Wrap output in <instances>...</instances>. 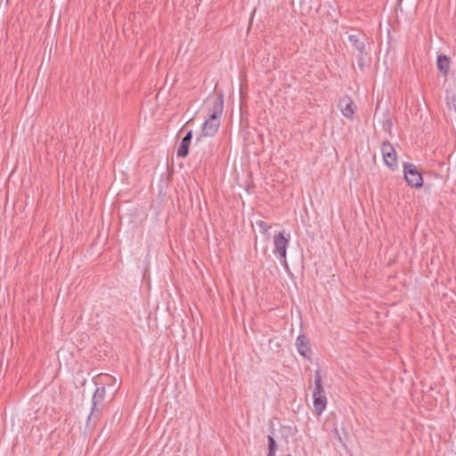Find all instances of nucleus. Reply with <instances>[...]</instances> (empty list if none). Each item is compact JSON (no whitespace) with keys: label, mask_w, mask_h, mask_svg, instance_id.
<instances>
[{"label":"nucleus","mask_w":456,"mask_h":456,"mask_svg":"<svg viewBox=\"0 0 456 456\" xmlns=\"http://www.w3.org/2000/svg\"><path fill=\"white\" fill-rule=\"evenodd\" d=\"M404 179L407 184L412 188H420L423 184V179L417 167L412 163L403 165Z\"/></svg>","instance_id":"obj_4"},{"label":"nucleus","mask_w":456,"mask_h":456,"mask_svg":"<svg viewBox=\"0 0 456 456\" xmlns=\"http://www.w3.org/2000/svg\"><path fill=\"white\" fill-rule=\"evenodd\" d=\"M256 224L264 233L266 232L270 228V226L263 220L256 221Z\"/></svg>","instance_id":"obj_14"},{"label":"nucleus","mask_w":456,"mask_h":456,"mask_svg":"<svg viewBox=\"0 0 456 456\" xmlns=\"http://www.w3.org/2000/svg\"><path fill=\"white\" fill-rule=\"evenodd\" d=\"M314 407L316 415H321L327 406V396L322 381L320 370L314 372V389L313 391Z\"/></svg>","instance_id":"obj_2"},{"label":"nucleus","mask_w":456,"mask_h":456,"mask_svg":"<svg viewBox=\"0 0 456 456\" xmlns=\"http://www.w3.org/2000/svg\"><path fill=\"white\" fill-rule=\"evenodd\" d=\"M267 441H268L267 456H275V452L277 450V444H276L274 437L273 436H268Z\"/></svg>","instance_id":"obj_13"},{"label":"nucleus","mask_w":456,"mask_h":456,"mask_svg":"<svg viewBox=\"0 0 456 456\" xmlns=\"http://www.w3.org/2000/svg\"><path fill=\"white\" fill-rule=\"evenodd\" d=\"M287 456H291V455H287Z\"/></svg>","instance_id":"obj_16"},{"label":"nucleus","mask_w":456,"mask_h":456,"mask_svg":"<svg viewBox=\"0 0 456 456\" xmlns=\"http://www.w3.org/2000/svg\"><path fill=\"white\" fill-rule=\"evenodd\" d=\"M338 107L340 110L342 115L349 119L353 120L355 110H357L356 105L354 104L352 98L348 95L342 96L338 102Z\"/></svg>","instance_id":"obj_6"},{"label":"nucleus","mask_w":456,"mask_h":456,"mask_svg":"<svg viewBox=\"0 0 456 456\" xmlns=\"http://www.w3.org/2000/svg\"><path fill=\"white\" fill-rule=\"evenodd\" d=\"M391 125H392V121L390 119H387L386 121V124H384V126H387L388 127H390Z\"/></svg>","instance_id":"obj_15"},{"label":"nucleus","mask_w":456,"mask_h":456,"mask_svg":"<svg viewBox=\"0 0 456 456\" xmlns=\"http://www.w3.org/2000/svg\"><path fill=\"white\" fill-rule=\"evenodd\" d=\"M437 69L444 77H447L450 69V59L445 54L437 57Z\"/></svg>","instance_id":"obj_11"},{"label":"nucleus","mask_w":456,"mask_h":456,"mask_svg":"<svg viewBox=\"0 0 456 456\" xmlns=\"http://www.w3.org/2000/svg\"><path fill=\"white\" fill-rule=\"evenodd\" d=\"M274 249L273 253L280 256L281 262H284L285 265L288 266L286 261L287 248L289 243V238L284 236L283 232H279L273 237Z\"/></svg>","instance_id":"obj_5"},{"label":"nucleus","mask_w":456,"mask_h":456,"mask_svg":"<svg viewBox=\"0 0 456 456\" xmlns=\"http://www.w3.org/2000/svg\"><path fill=\"white\" fill-rule=\"evenodd\" d=\"M357 64L362 71H365L366 68L369 67L370 62V54H359L356 55Z\"/></svg>","instance_id":"obj_12"},{"label":"nucleus","mask_w":456,"mask_h":456,"mask_svg":"<svg viewBox=\"0 0 456 456\" xmlns=\"http://www.w3.org/2000/svg\"><path fill=\"white\" fill-rule=\"evenodd\" d=\"M348 40L359 54H370V47L367 36L361 31H354L348 35Z\"/></svg>","instance_id":"obj_3"},{"label":"nucleus","mask_w":456,"mask_h":456,"mask_svg":"<svg viewBox=\"0 0 456 456\" xmlns=\"http://www.w3.org/2000/svg\"><path fill=\"white\" fill-rule=\"evenodd\" d=\"M105 395H106V389L104 387H100L96 388V390L93 395V399H92L93 406H92L91 414L88 417V420L91 419L92 416L94 414L95 411H99L97 409V405L99 403H102V401L105 398Z\"/></svg>","instance_id":"obj_9"},{"label":"nucleus","mask_w":456,"mask_h":456,"mask_svg":"<svg viewBox=\"0 0 456 456\" xmlns=\"http://www.w3.org/2000/svg\"><path fill=\"white\" fill-rule=\"evenodd\" d=\"M296 346L297 352L301 356L305 359H310V354L312 353L310 347L309 339L303 334L299 335L296 339Z\"/></svg>","instance_id":"obj_8"},{"label":"nucleus","mask_w":456,"mask_h":456,"mask_svg":"<svg viewBox=\"0 0 456 456\" xmlns=\"http://www.w3.org/2000/svg\"><path fill=\"white\" fill-rule=\"evenodd\" d=\"M381 152L385 164L391 169L397 167L396 152L393 145L388 142H383L381 145Z\"/></svg>","instance_id":"obj_7"},{"label":"nucleus","mask_w":456,"mask_h":456,"mask_svg":"<svg viewBox=\"0 0 456 456\" xmlns=\"http://www.w3.org/2000/svg\"><path fill=\"white\" fill-rule=\"evenodd\" d=\"M192 140V131L190 130L186 133L184 137L182 139V142L177 150V156L180 158H185L189 154V148Z\"/></svg>","instance_id":"obj_10"},{"label":"nucleus","mask_w":456,"mask_h":456,"mask_svg":"<svg viewBox=\"0 0 456 456\" xmlns=\"http://www.w3.org/2000/svg\"><path fill=\"white\" fill-rule=\"evenodd\" d=\"M224 109L223 95H219L211 102V109L209 110V117L202 125V133L196 138L195 143H199L203 137L214 136L220 126V117Z\"/></svg>","instance_id":"obj_1"}]
</instances>
